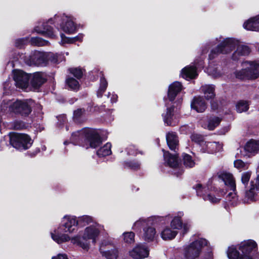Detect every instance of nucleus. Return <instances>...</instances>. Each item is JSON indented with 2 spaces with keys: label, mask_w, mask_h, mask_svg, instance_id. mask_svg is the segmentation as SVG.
I'll return each mask as SVG.
<instances>
[{
  "label": "nucleus",
  "mask_w": 259,
  "mask_h": 259,
  "mask_svg": "<svg viewBox=\"0 0 259 259\" xmlns=\"http://www.w3.org/2000/svg\"><path fill=\"white\" fill-rule=\"evenodd\" d=\"M213 179H218L224 182L225 185L233 192L229 193L227 196V200L229 201V204L235 205L238 203V197L235 193L236 190V183L235 179L233 175L227 171H220L217 173V176Z\"/></svg>",
  "instance_id": "nucleus-7"
},
{
  "label": "nucleus",
  "mask_w": 259,
  "mask_h": 259,
  "mask_svg": "<svg viewBox=\"0 0 259 259\" xmlns=\"http://www.w3.org/2000/svg\"><path fill=\"white\" fill-rule=\"evenodd\" d=\"M69 72L72 74L77 79L81 78L83 75V72L80 68H72L69 69Z\"/></svg>",
  "instance_id": "nucleus-51"
},
{
  "label": "nucleus",
  "mask_w": 259,
  "mask_h": 259,
  "mask_svg": "<svg viewBox=\"0 0 259 259\" xmlns=\"http://www.w3.org/2000/svg\"><path fill=\"white\" fill-rule=\"evenodd\" d=\"M111 95V94L110 93L108 94V97L109 98V96ZM118 96L116 94H112L111 97L110 99L111 103H115L117 100Z\"/></svg>",
  "instance_id": "nucleus-60"
},
{
  "label": "nucleus",
  "mask_w": 259,
  "mask_h": 259,
  "mask_svg": "<svg viewBox=\"0 0 259 259\" xmlns=\"http://www.w3.org/2000/svg\"><path fill=\"white\" fill-rule=\"evenodd\" d=\"M192 141L199 144L201 146L203 145L204 141L203 140V137L201 135L197 134H192L190 137Z\"/></svg>",
  "instance_id": "nucleus-52"
},
{
  "label": "nucleus",
  "mask_w": 259,
  "mask_h": 259,
  "mask_svg": "<svg viewBox=\"0 0 259 259\" xmlns=\"http://www.w3.org/2000/svg\"><path fill=\"white\" fill-rule=\"evenodd\" d=\"M208 182L206 186H202L201 184L198 183L194 186L193 188L195 189L198 196L202 197L205 201H208L211 203H218L221 199V196L217 193V195L213 194L216 193V189L214 187L211 186Z\"/></svg>",
  "instance_id": "nucleus-9"
},
{
  "label": "nucleus",
  "mask_w": 259,
  "mask_h": 259,
  "mask_svg": "<svg viewBox=\"0 0 259 259\" xmlns=\"http://www.w3.org/2000/svg\"><path fill=\"white\" fill-rule=\"evenodd\" d=\"M108 85V82L103 75L100 78V84L99 89L97 92V96L98 97H101L103 94L106 90Z\"/></svg>",
  "instance_id": "nucleus-45"
},
{
  "label": "nucleus",
  "mask_w": 259,
  "mask_h": 259,
  "mask_svg": "<svg viewBox=\"0 0 259 259\" xmlns=\"http://www.w3.org/2000/svg\"><path fill=\"white\" fill-rule=\"evenodd\" d=\"M230 128L229 126H226L224 127V128L223 130V131L221 132V133L222 134H225L226 133L228 132Z\"/></svg>",
  "instance_id": "nucleus-63"
},
{
  "label": "nucleus",
  "mask_w": 259,
  "mask_h": 259,
  "mask_svg": "<svg viewBox=\"0 0 259 259\" xmlns=\"http://www.w3.org/2000/svg\"><path fill=\"white\" fill-rule=\"evenodd\" d=\"M183 87L181 82L175 81L169 85L167 96L170 101H173L177 95L182 90Z\"/></svg>",
  "instance_id": "nucleus-25"
},
{
  "label": "nucleus",
  "mask_w": 259,
  "mask_h": 259,
  "mask_svg": "<svg viewBox=\"0 0 259 259\" xmlns=\"http://www.w3.org/2000/svg\"><path fill=\"white\" fill-rule=\"evenodd\" d=\"M157 237L156 229L149 225L143 227L142 238L148 242L153 241Z\"/></svg>",
  "instance_id": "nucleus-24"
},
{
  "label": "nucleus",
  "mask_w": 259,
  "mask_h": 259,
  "mask_svg": "<svg viewBox=\"0 0 259 259\" xmlns=\"http://www.w3.org/2000/svg\"><path fill=\"white\" fill-rule=\"evenodd\" d=\"M254 185L256 187V190L259 191V174L257 175L255 182H254Z\"/></svg>",
  "instance_id": "nucleus-61"
},
{
  "label": "nucleus",
  "mask_w": 259,
  "mask_h": 259,
  "mask_svg": "<svg viewBox=\"0 0 259 259\" xmlns=\"http://www.w3.org/2000/svg\"><path fill=\"white\" fill-rule=\"evenodd\" d=\"M70 142L88 149L90 147L97 148L100 145L102 141L99 135L93 130L84 128L73 132L70 138Z\"/></svg>",
  "instance_id": "nucleus-4"
},
{
  "label": "nucleus",
  "mask_w": 259,
  "mask_h": 259,
  "mask_svg": "<svg viewBox=\"0 0 259 259\" xmlns=\"http://www.w3.org/2000/svg\"><path fill=\"white\" fill-rule=\"evenodd\" d=\"M205 259H213L212 253L211 251L208 252V253L205 255Z\"/></svg>",
  "instance_id": "nucleus-62"
},
{
  "label": "nucleus",
  "mask_w": 259,
  "mask_h": 259,
  "mask_svg": "<svg viewBox=\"0 0 259 259\" xmlns=\"http://www.w3.org/2000/svg\"><path fill=\"white\" fill-rule=\"evenodd\" d=\"M84 35L82 33H79L77 36L71 37L72 44L76 41H82Z\"/></svg>",
  "instance_id": "nucleus-58"
},
{
  "label": "nucleus",
  "mask_w": 259,
  "mask_h": 259,
  "mask_svg": "<svg viewBox=\"0 0 259 259\" xmlns=\"http://www.w3.org/2000/svg\"><path fill=\"white\" fill-rule=\"evenodd\" d=\"M66 83L70 90L77 91L79 88L78 80L73 77H68L66 79Z\"/></svg>",
  "instance_id": "nucleus-43"
},
{
  "label": "nucleus",
  "mask_w": 259,
  "mask_h": 259,
  "mask_svg": "<svg viewBox=\"0 0 259 259\" xmlns=\"http://www.w3.org/2000/svg\"><path fill=\"white\" fill-rule=\"evenodd\" d=\"M259 151V141L251 140L245 145L243 151H241L243 157H251Z\"/></svg>",
  "instance_id": "nucleus-20"
},
{
  "label": "nucleus",
  "mask_w": 259,
  "mask_h": 259,
  "mask_svg": "<svg viewBox=\"0 0 259 259\" xmlns=\"http://www.w3.org/2000/svg\"><path fill=\"white\" fill-rule=\"evenodd\" d=\"M103 230V226L97 222L87 227L79 234L72 237L71 243L79 246L85 250H88L90 248L89 241L95 244L100 234Z\"/></svg>",
  "instance_id": "nucleus-3"
},
{
  "label": "nucleus",
  "mask_w": 259,
  "mask_h": 259,
  "mask_svg": "<svg viewBox=\"0 0 259 259\" xmlns=\"http://www.w3.org/2000/svg\"><path fill=\"white\" fill-rule=\"evenodd\" d=\"M170 215L165 216H153L147 219L140 218L133 225L132 228L134 230H139L142 227H145L150 224L161 222L165 220L166 217L169 218Z\"/></svg>",
  "instance_id": "nucleus-16"
},
{
  "label": "nucleus",
  "mask_w": 259,
  "mask_h": 259,
  "mask_svg": "<svg viewBox=\"0 0 259 259\" xmlns=\"http://www.w3.org/2000/svg\"><path fill=\"white\" fill-rule=\"evenodd\" d=\"M162 117L165 125L175 126L179 122L180 114L174 106H171L167 107L165 111L162 114Z\"/></svg>",
  "instance_id": "nucleus-14"
},
{
  "label": "nucleus",
  "mask_w": 259,
  "mask_h": 259,
  "mask_svg": "<svg viewBox=\"0 0 259 259\" xmlns=\"http://www.w3.org/2000/svg\"><path fill=\"white\" fill-rule=\"evenodd\" d=\"M249 103L246 100H240L236 105V111L237 112L242 113L247 111L249 109Z\"/></svg>",
  "instance_id": "nucleus-40"
},
{
  "label": "nucleus",
  "mask_w": 259,
  "mask_h": 259,
  "mask_svg": "<svg viewBox=\"0 0 259 259\" xmlns=\"http://www.w3.org/2000/svg\"><path fill=\"white\" fill-rule=\"evenodd\" d=\"M33 104V101L31 99L17 100L13 102V105L11 107L12 113L22 118L27 117L32 111Z\"/></svg>",
  "instance_id": "nucleus-12"
},
{
  "label": "nucleus",
  "mask_w": 259,
  "mask_h": 259,
  "mask_svg": "<svg viewBox=\"0 0 259 259\" xmlns=\"http://www.w3.org/2000/svg\"><path fill=\"white\" fill-rule=\"evenodd\" d=\"M183 164L186 167L191 168L195 166V162L192 156L184 153L183 154Z\"/></svg>",
  "instance_id": "nucleus-42"
},
{
  "label": "nucleus",
  "mask_w": 259,
  "mask_h": 259,
  "mask_svg": "<svg viewBox=\"0 0 259 259\" xmlns=\"http://www.w3.org/2000/svg\"><path fill=\"white\" fill-rule=\"evenodd\" d=\"M13 78L16 88L25 89L28 85L30 75L21 70H14Z\"/></svg>",
  "instance_id": "nucleus-15"
},
{
  "label": "nucleus",
  "mask_w": 259,
  "mask_h": 259,
  "mask_svg": "<svg viewBox=\"0 0 259 259\" xmlns=\"http://www.w3.org/2000/svg\"><path fill=\"white\" fill-rule=\"evenodd\" d=\"M76 216L65 215L62 220L60 226L50 233L52 239L58 244L71 241L72 237L68 234H73L77 231Z\"/></svg>",
  "instance_id": "nucleus-2"
},
{
  "label": "nucleus",
  "mask_w": 259,
  "mask_h": 259,
  "mask_svg": "<svg viewBox=\"0 0 259 259\" xmlns=\"http://www.w3.org/2000/svg\"><path fill=\"white\" fill-rule=\"evenodd\" d=\"M242 66L246 68L251 80L259 77V60L244 61L242 63Z\"/></svg>",
  "instance_id": "nucleus-19"
},
{
  "label": "nucleus",
  "mask_w": 259,
  "mask_h": 259,
  "mask_svg": "<svg viewBox=\"0 0 259 259\" xmlns=\"http://www.w3.org/2000/svg\"><path fill=\"white\" fill-rule=\"evenodd\" d=\"M31 45L38 47L47 46L49 42L39 37H33L29 39Z\"/></svg>",
  "instance_id": "nucleus-41"
},
{
  "label": "nucleus",
  "mask_w": 259,
  "mask_h": 259,
  "mask_svg": "<svg viewBox=\"0 0 259 259\" xmlns=\"http://www.w3.org/2000/svg\"><path fill=\"white\" fill-rule=\"evenodd\" d=\"M111 144L107 143L97 150V154L99 157H105L109 155L111 153Z\"/></svg>",
  "instance_id": "nucleus-39"
},
{
  "label": "nucleus",
  "mask_w": 259,
  "mask_h": 259,
  "mask_svg": "<svg viewBox=\"0 0 259 259\" xmlns=\"http://www.w3.org/2000/svg\"><path fill=\"white\" fill-rule=\"evenodd\" d=\"M126 151L127 154L130 155H136L137 154V152L134 146H130L128 147H127L126 149Z\"/></svg>",
  "instance_id": "nucleus-56"
},
{
  "label": "nucleus",
  "mask_w": 259,
  "mask_h": 259,
  "mask_svg": "<svg viewBox=\"0 0 259 259\" xmlns=\"http://www.w3.org/2000/svg\"><path fill=\"white\" fill-rule=\"evenodd\" d=\"M166 142L169 149L175 151L178 149L179 140L177 135L173 132H169L166 134Z\"/></svg>",
  "instance_id": "nucleus-31"
},
{
  "label": "nucleus",
  "mask_w": 259,
  "mask_h": 259,
  "mask_svg": "<svg viewBox=\"0 0 259 259\" xmlns=\"http://www.w3.org/2000/svg\"><path fill=\"white\" fill-rule=\"evenodd\" d=\"M15 86L10 79L6 80L3 84L4 94L9 95L15 90Z\"/></svg>",
  "instance_id": "nucleus-44"
},
{
  "label": "nucleus",
  "mask_w": 259,
  "mask_h": 259,
  "mask_svg": "<svg viewBox=\"0 0 259 259\" xmlns=\"http://www.w3.org/2000/svg\"><path fill=\"white\" fill-rule=\"evenodd\" d=\"M61 118H62L63 122L66 121V117L65 116H63L62 117H60L58 119V120H60Z\"/></svg>",
  "instance_id": "nucleus-64"
},
{
  "label": "nucleus",
  "mask_w": 259,
  "mask_h": 259,
  "mask_svg": "<svg viewBox=\"0 0 259 259\" xmlns=\"http://www.w3.org/2000/svg\"><path fill=\"white\" fill-rule=\"evenodd\" d=\"M191 108L196 112H203L206 109V104L202 97H194L191 103Z\"/></svg>",
  "instance_id": "nucleus-28"
},
{
  "label": "nucleus",
  "mask_w": 259,
  "mask_h": 259,
  "mask_svg": "<svg viewBox=\"0 0 259 259\" xmlns=\"http://www.w3.org/2000/svg\"><path fill=\"white\" fill-rule=\"evenodd\" d=\"M203 66V60L199 62L195 61L193 65H188L184 68L181 71V76L186 79H190L195 78L197 75V68H201Z\"/></svg>",
  "instance_id": "nucleus-17"
},
{
  "label": "nucleus",
  "mask_w": 259,
  "mask_h": 259,
  "mask_svg": "<svg viewBox=\"0 0 259 259\" xmlns=\"http://www.w3.org/2000/svg\"><path fill=\"white\" fill-rule=\"evenodd\" d=\"M29 42V37H23L15 40L14 45L16 48L21 49L23 48Z\"/></svg>",
  "instance_id": "nucleus-50"
},
{
  "label": "nucleus",
  "mask_w": 259,
  "mask_h": 259,
  "mask_svg": "<svg viewBox=\"0 0 259 259\" xmlns=\"http://www.w3.org/2000/svg\"><path fill=\"white\" fill-rule=\"evenodd\" d=\"M163 152V158L164 165L174 169V174L177 176L181 175L183 173V169L180 167V161L177 154H172L168 151L162 150Z\"/></svg>",
  "instance_id": "nucleus-13"
},
{
  "label": "nucleus",
  "mask_w": 259,
  "mask_h": 259,
  "mask_svg": "<svg viewBox=\"0 0 259 259\" xmlns=\"http://www.w3.org/2000/svg\"><path fill=\"white\" fill-rule=\"evenodd\" d=\"M99 249L101 255L106 259H118L119 257V249L112 238L102 239L100 243Z\"/></svg>",
  "instance_id": "nucleus-8"
},
{
  "label": "nucleus",
  "mask_w": 259,
  "mask_h": 259,
  "mask_svg": "<svg viewBox=\"0 0 259 259\" xmlns=\"http://www.w3.org/2000/svg\"><path fill=\"white\" fill-rule=\"evenodd\" d=\"M167 215H170V217L169 218L166 217L164 220L161 222L171 219L169 226L172 229L178 231L182 228V221L181 219L184 216V212L183 211H178L174 216H172L171 214H168Z\"/></svg>",
  "instance_id": "nucleus-22"
},
{
  "label": "nucleus",
  "mask_w": 259,
  "mask_h": 259,
  "mask_svg": "<svg viewBox=\"0 0 259 259\" xmlns=\"http://www.w3.org/2000/svg\"><path fill=\"white\" fill-rule=\"evenodd\" d=\"M60 36L61 40L60 44L61 45H64L66 44H72L71 37H67L63 33H61Z\"/></svg>",
  "instance_id": "nucleus-55"
},
{
  "label": "nucleus",
  "mask_w": 259,
  "mask_h": 259,
  "mask_svg": "<svg viewBox=\"0 0 259 259\" xmlns=\"http://www.w3.org/2000/svg\"><path fill=\"white\" fill-rule=\"evenodd\" d=\"M46 80V75L44 73L36 72L33 74L31 83L34 90H37L44 83Z\"/></svg>",
  "instance_id": "nucleus-29"
},
{
  "label": "nucleus",
  "mask_w": 259,
  "mask_h": 259,
  "mask_svg": "<svg viewBox=\"0 0 259 259\" xmlns=\"http://www.w3.org/2000/svg\"><path fill=\"white\" fill-rule=\"evenodd\" d=\"M221 121V118L217 116H211L208 120L207 123H204L202 125V126L204 128H207L209 130H213L217 126H218Z\"/></svg>",
  "instance_id": "nucleus-34"
},
{
  "label": "nucleus",
  "mask_w": 259,
  "mask_h": 259,
  "mask_svg": "<svg viewBox=\"0 0 259 259\" xmlns=\"http://www.w3.org/2000/svg\"><path fill=\"white\" fill-rule=\"evenodd\" d=\"M9 56L10 60H10L8 63H11L13 66L14 65V62L19 59L22 60L29 66H47L46 52L34 50L32 51L29 55L26 56L23 54H20L12 51L10 53Z\"/></svg>",
  "instance_id": "nucleus-5"
},
{
  "label": "nucleus",
  "mask_w": 259,
  "mask_h": 259,
  "mask_svg": "<svg viewBox=\"0 0 259 259\" xmlns=\"http://www.w3.org/2000/svg\"><path fill=\"white\" fill-rule=\"evenodd\" d=\"M47 65L49 62L52 63H58L61 62L63 59V55L58 53H53L52 52H46Z\"/></svg>",
  "instance_id": "nucleus-35"
},
{
  "label": "nucleus",
  "mask_w": 259,
  "mask_h": 259,
  "mask_svg": "<svg viewBox=\"0 0 259 259\" xmlns=\"http://www.w3.org/2000/svg\"><path fill=\"white\" fill-rule=\"evenodd\" d=\"M243 26L246 30L259 32V15L244 22Z\"/></svg>",
  "instance_id": "nucleus-27"
},
{
  "label": "nucleus",
  "mask_w": 259,
  "mask_h": 259,
  "mask_svg": "<svg viewBox=\"0 0 259 259\" xmlns=\"http://www.w3.org/2000/svg\"><path fill=\"white\" fill-rule=\"evenodd\" d=\"M207 73L214 78H218L222 76V73L219 67L214 68L209 66L207 69Z\"/></svg>",
  "instance_id": "nucleus-47"
},
{
  "label": "nucleus",
  "mask_w": 259,
  "mask_h": 259,
  "mask_svg": "<svg viewBox=\"0 0 259 259\" xmlns=\"http://www.w3.org/2000/svg\"><path fill=\"white\" fill-rule=\"evenodd\" d=\"M13 105V102L10 100L4 99L1 103L0 106V120L2 119V116L8 113H12L11 107Z\"/></svg>",
  "instance_id": "nucleus-32"
},
{
  "label": "nucleus",
  "mask_w": 259,
  "mask_h": 259,
  "mask_svg": "<svg viewBox=\"0 0 259 259\" xmlns=\"http://www.w3.org/2000/svg\"><path fill=\"white\" fill-rule=\"evenodd\" d=\"M141 163L136 160H132L126 161L124 163V166L133 170H138L140 168Z\"/></svg>",
  "instance_id": "nucleus-46"
},
{
  "label": "nucleus",
  "mask_w": 259,
  "mask_h": 259,
  "mask_svg": "<svg viewBox=\"0 0 259 259\" xmlns=\"http://www.w3.org/2000/svg\"><path fill=\"white\" fill-rule=\"evenodd\" d=\"M52 259H68V257L66 254L59 253L57 255L52 257Z\"/></svg>",
  "instance_id": "nucleus-59"
},
{
  "label": "nucleus",
  "mask_w": 259,
  "mask_h": 259,
  "mask_svg": "<svg viewBox=\"0 0 259 259\" xmlns=\"http://www.w3.org/2000/svg\"><path fill=\"white\" fill-rule=\"evenodd\" d=\"M11 127L14 130H22L26 127V123L20 120H16L10 123Z\"/></svg>",
  "instance_id": "nucleus-49"
},
{
  "label": "nucleus",
  "mask_w": 259,
  "mask_h": 259,
  "mask_svg": "<svg viewBox=\"0 0 259 259\" xmlns=\"http://www.w3.org/2000/svg\"><path fill=\"white\" fill-rule=\"evenodd\" d=\"M234 74L236 78L240 80H251L248 72L245 67H243V68L239 70H236L234 72Z\"/></svg>",
  "instance_id": "nucleus-37"
},
{
  "label": "nucleus",
  "mask_w": 259,
  "mask_h": 259,
  "mask_svg": "<svg viewBox=\"0 0 259 259\" xmlns=\"http://www.w3.org/2000/svg\"><path fill=\"white\" fill-rule=\"evenodd\" d=\"M251 172L250 171L242 173L241 176V182L242 184L246 187L250 179Z\"/></svg>",
  "instance_id": "nucleus-54"
},
{
  "label": "nucleus",
  "mask_w": 259,
  "mask_h": 259,
  "mask_svg": "<svg viewBox=\"0 0 259 259\" xmlns=\"http://www.w3.org/2000/svg\"><path fill=\"white\" fill-rule=\"evenodd\" d=\"M256 187L254 185V181L250 182V187L249 190L245 191L242 201L244 203H249L256 200L255 198Z\"/></svg>",
  "instance_id": "nucleus-30"
},
{
  "label": "nucleus",
  "mask_w": 259,
  "mask_h": 259,
  "mask_svg": "<svg viewBox=\"0 0 259 259\" xmlns=\"http://www.w3.org/2000/svg\"><path fill=\"white\" fill-rule=\"evenodd\" d=\"M178 234V231L172 229L169 226H166L161 230L160 235L163 240L169 241L174 239Z\"/></svg>",
  "instance_id": "nucleus-26"
},
{
  "label": "nucleus",
  "mask_w": 259,
  "mask_h": 259,
  "mask_svg": "<svg viewBox=\"0 0 259 259\" xmlns=\"http://www.w3.org/2000/svg\"><path fill=\"white\" fill-rule=\"evenodd\" d=\"M236 50L231 56V58L234 61H238L241 57L248 56L251 52L250 48L245 45L240 44V42L236 47Z\"/></svg>",
  "instance_id": "nucleus-21"
},
{
  "label": "nucleus",
  "mask_w": 259,
  "mask_h": 259,
  "mask_svg": "<svg viewBox=\"0 0 259 259\" xmlns=\"http://www.w3.org/2000/svg\"><path fill=\"white\" fill-rule=\"evenodd\" d=\"M149 249L144 244H137L132 249L129 251L130 256L134 259H143L148 256Z\"/></svg>",
  "instance_id": "nucleus-18"
},
{
  "label": "nucleus",
  "mask_w": 259,
  "mask_h": 259,
  "mask_svg": "<svg viewBox=\"0 0 259 259\" xmlns=\"http://www.w3.org/2000/svg\"><path fill=\"white\" fill-rule=\"evenodd\" d=\"M75 18L72 15L58 12L53 17L43 22L41 27L35 26L33 31L42 34L48 37L54 38L57 36L54 28L49 24L54 25L59 31H62L67 34H73L77 30L75 23Z\"/></svg>",
  "instance_id": "nucleus-1"
},
{
  "label": "nucleus",
  "mask_w": 259,
  "mask_h": 259,
  "mask_svg": "<svg viewBox=\"0 0 259 259\" xmlns=\"http://www.w3.org/2000/svg\"><path fill=\"white\" fill-rule=\"evenodd\" d=\"M122 236L123 241L126 243L132 244L135 242V234L133 232H124Z\"/></svg>",
  "instance_id": "nucleus-48"
},
{
  "label": "nucleus",
  "mask_w": 259,
  "mask_h": 259,
  "mask_svg": "<svg viewBox=\"0 0 259 259\" xmlns=\"http://www.w3.org/2000/svg\"><path fill=\"white\" fill-rule=\"evenodd\" d=\"M191 227V225L189 223H183L182 222V226L181 229L183 230V234H186L188 232L189 230Z\"/></svg>",
  "instance_id": "nucleus-57"
},
{
  "label": "nucleus",
  "mask_w": 259,
  "mask_h": 259,
  "mask_svg": "<svg viewBox=\"0 0 259 259\" xmlns=\"http://www.w3.org/2000/svg\"><path fill=\"white\" fill-rule=\"evenodd\" d=\"M222 144L215 142H204L202 146L203 152L209 153L219 152L222 150Z\"/></svg>",
  "instance_id": "nucleus-23"
},
{
  "label": "nucleus",
  "mask_w": 259,
  "mask_h": 259,
  "mask_svg": "<svg viewBox=\"0 0 259 259\" xmlns=\"http://www.w3.org/2000/svg\"><path fill=\"white\" fill-rule=\"evenodd\" d=\"M207 241L203 238H198L189 245L185 247L183 255L185 259H196L198 257L202 248L207 245Z\"/></svg>",
  "instance_id": "nucleus-11"
},
{
  "label": "nucleus",
  "mask_w": 259,
  "mask_h": 259,
  "mask_svg": "<svg viewBox=\"0 0 259 259\" xmlns=\"http://www.w3.org/2000/svg\"><path fill=\"white\" fill-rule=\"evenodd\" d=\"M10 144L15 148L19 150H25L29 148L33 141L27 134L16 133L9 135Z\"/></svg>",
  "instance_id": "nucleus-10"
},
{
  "label": "nucleus",
  "mask_w": 259,
  "mask_h": 259,
  "mask_svg": "<svg viewBox=\"0 0 259 259\" xmlns=\"http://www.w3.org/2000/svg\"><path fill=\"white\" fill-rule=\"evenodd\" d=\"M234 166L239 169H245L248 167V163H245L242 160L237 159L234 162Z\"/></svg>",
  "instance_id": "nucleus-53"
},
{
  "label": "nucleus",
  "mask_w": 259,
  "mask_h": 259,
  "mask_svg": "<svg viewBox=\"0 0 259 259\" xmlns=\"http://www.w3.org/2000/svg\"><path fill=\"white\" fill-rule=\"evenodd\" d=\"M85 110L82 108L78 109L74 111L73 119L76 122L80 123L85 120Z\"/></svg>",
  "instance_id": "nucleus-38"
},
{
  "label": "nucleus",
  "mask_w": 259,
  "mask_h": 259,
  "mask_svg": "<svg viewBox=\"0 0 259 259\" xmlns=\"http://www.w3.org/2000/svg\"><path fill=\"white\" fill-rule=\"evenodd\" d=\"M76 221L77 222V226L80 227H84L91 223L93 224L96 223L95 219L89 215H83L78 217H76Z\"/></svg>",
  "instance_id": "nucleus-33"
},
{
  "label": "nucleus",
  "mask_w": 259,
  "mask_h": 259,
  "mask_svg": "<svg viewBox=\"0 0 259 259\" xmlns=\"http://www.w3.org/2000/svg\"><path fill=\"white\" fill-rule=\"evenodd\" d=\"M201 90L207 100L212 99L215 96L213 85L205 84L201 87Z\"/></svg>",
  "instance_id": "nucleus-36"
},
{
  "label": "nucleus",
  "mask_w": 259,
  "mask_h": 259,
  "mask_svg": "<svg viewBox=\"0 0 259 259\" xmlns=\"http://www.w3.org/2000/svg\"><path fill=\"white\" fill-rule=\"evenodd\" d=\"M215 40L219 42L216 47L212 49L210 53V59L214 58L219 54H228L231 53L239 43V40L234 37H217Z\"/></svg>",
  "instance_id": "nucleus-6"
}]
</instances>
